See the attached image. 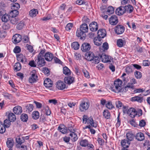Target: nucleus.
I'll list each match as a JSON object with an SVG mask.
<instances>
[{
	"label": "nucleus",
	"instance_id": "1",
	"mask_svg": "<svg viewBox=\"0 0 150 150\" xmlns=\"http://www.w3.org/2000/svg\"><path fill=\"white\" fill-rule=\"evenodd\" d=\"M88 28L85 23H83L80 26L79 29H78L76 32V36L80 37L81 40H84L86 36V33L88 32Z\"/></svg>",
	"mask_w": 150,
	"mask_h": 150
},
{
	"label": "nucleus",
	"instance_id": "2",
	"mask_svg": "<svg viewBox=\"0 0 150 150\" xmlns=\"http://www.w3.org/2000/svg\"><path fill=\"white\" fill-rule=\"evenodd\" d=\"M45 52V49H42L35 60V62L39 67H43L45 65V62L44 57V54Z\"/></svg>",
	"mask_w": 150,
	"mask_h": 150
},
{
	"label": "nucleus",
	"instance_id": "3",
	"mask_svg": "<svg viewBox=\"0 0 150 150\" xmlns=\"http://www.w3.org/2000/svg\"><path fill=\"white\" fill-rule=\"evenodd\" d=\"M122 84V81L119 79L114 81V84L111 86V90L116 93H118L121 90V87Z\"/></svg>",
	"mask_w": 150,
	"mask_h": 150
},
{
	"label": "nucleus",
	"instance_id": "4",
	"mask_svg": "<svg viewBox=\"0 0 150 150\" xmlns=\"http://www.w3.org/2000/svg\"><path fill=\"white\" fill-rule=\"evenodd\" d=\"M83 123L85 124L87 123L88 124H90L91 126L92 127H97V124L94 122L92 117H88L87 116L84 115L83 116Z\"/></svg>",
	"mask_w": 150,
	"mask_h": 150
},
{
	"label": "nucleus",
	"instance_id": "5",
	"mask_svg": "<svg viewBox=\"0 0 150 150\" xmlns=\"http://www.w3.org/2000/svg\"><path fill=\"white\" fill-rule=\"evenodd\" d=\"M123 108L124 109H125L126 107L124 106ZM123 111L124 112V113H125V112H126L127 114L132 118L134 117L135 116L137 115V111L134 108H130L129 109H128L127 111L126 110L125 111V110H124Z\"/></svg>",
	"mask_w": 150,
	"mask_h": 150
},
{
	"label": "nucleus",
	"instance_id": "6",
	"mask_svg": "<svg viewBox=\"0 0 150 150\" xmlns=\"http://www.w3.org/2000/svg\"><path fill=\"white\" fill-rule=\"evenodd\" d=\"M99 57L102 61L105 63L110 62L113 59L111 57L106 55L104 53L102 54L101 55H100Z\"/></svg>",
	"mask_w": 150,
	"mask_h": 150
},
{
	"label": "nucleus",
	"instance_id": "7",
	"mask_svg": "<svg viewBox=\"0 0 150 150\" xmlns=\"http://www.w3.org/2000/svg\"><path fill=\"white\" fill-rule=\"evenodd\" d=\"M89 105L90 103L89 102H83L80 105V110L81 111H84L87 110L88 108Z\"/></svg>",
	"mask_w": 150,
	"mask_h": 150
},
{
	"label": "nucleus",
	"instance_id": "8",
	"mask_svg": "<svg viewBox=\"0 0 150 150\" xmlns=\"http://www.w3.org/2000/svg\"><path fill=\"white\" fill-rule=\"evenodd\" d=\"M35 71H33L32 72V74L29 79V81L30 83H33L36 82L38 80V76L35 73Z\"/></svg>",
	"mask_w": 150,
	"mask_h": 150
},
{
	"label": "nucleus",
	"instance_id": "9",
	"mask_svg": "<svg viewBox=\"0 0 150 150\" xmlns=\"http://www.w3.org/2000/svg\"><path fill=\"white\" fill-rule=\"evenodd\" d=\"M125 28L122 25H118L115 28V32L118 35L122 33L124 31Z\"/></svg>",
	"mask_w": 150,
	"mask_h": 150
},
{
	"label": "nucleus",
	"instance_id": "10",
	"mask_svg": "<svg viewBox=\"0 0 150 150\" xmlns=\"http://www.w3.org/2000/svg\"><path fill=\"white\" fill-rule=\"evenodd\" d=\"M90 30L92 32L96 31L98 29V24L97 22H92L89 25Z\"/></svg>",
	"mask_w": 150,
	"mask_h": 150
},
{
	"label": "nucleus",
	"instance_id": "11",
	"mask_svg": "<svg viewBox=\"0 0 150 150\" xmlns=\"http://www.w3.org/2000/svg\"><path fill=\"white\" fill-rule=\"evenodd\" d=\"M110 23L113 25H116L118 22V18L116 15H112L111 16L109 19Z\"/></svg>",
	"mask_w": 150,
	"mask_h": 150
},
{
	"label": "nucleus",
	"instance_id": "12",
	"mask_svg": "<svg viewBox=\"0 0 150 150\" xmlns=\"http://www.w3.org/2000/svg\"><path fill=\"white\" fill-rule=\"evenodd\" d=\"M91 48L90 44L88 43H83L81 47V50L83 52L89 51Z\"/></svg>",
	"mask_w": 150,
	"mask_h": 150
},
{
	"label": "nucleus",
	"instance_id": "13",
	"mask_svg": "<svg viewBox=\"0 0 150 150\" xmlns=\"http://www.w3.org/2000/svg\"><path fill=\"white\" fill-rule=\"evenodd\" d=\"M66 87V84L63 82L59 81L56 83V87L59 90H62Z\"/></svg>",
	"mask_w": 150,
	"mask_h": 150
},
{
	"label": "nucleus",
	"instance_id": "14",
	"mask_svg": "<svg viewBox=\"0 0 150 150\" xmlns=\"http://www.w3.org/2000/svg\"><path fill=\"white\" fill-rule=\"evenodd\" d=\"M98 38L101 39L105 37L106 35V31L105 30L100 29L98 30L97 33Z\"/></svg>",
	"mask_w": 150,
	"mask_h": 150
},
{
	"label": "nucleus",
	"instance_id": "15",
	"mask_svg": "<svg viewBox=\"0 0 150 150\" xmlns=\"http://www.w3.org/2000/svg\"><path fill=\"white\" fill-rule=\"evenodd\" d=\"M22 37L18 34H15L12 38V41L14 43H17L20 42L21 40Z\"/></svg>",
	"mask_w": 150,
	"mask_h": 150
},
{
	"label": "nucleus",
	"instance_id": "16",
	"mask_svg": "<svg viewBox=\"0 0 150 150\" xmlns=\"http://www.w3.org/2000/svg\"><path fill=\"white\" fill-rule=\"evenodd\" d=\"M115 12L116 14L118 15H123L125 12V7L122 6L119 7L117 8Z\"/></svg>",
	"mask_w": 150,
	"mask_h": 150
},
{
	"label": "nucleus",
	"instance_id": "17",
	"mask_svg": "<svg viewBox=\"0 0 150 150\" xmlns=\"http://www.w3.org/2000/svg\"><path fill=\"white\" fill-rule=\"evenodd\" d=\"M44 57L45 59L48 61H51L54 57L53 54L49 52H47Z\"/></svg>",
	"mask_w": 150,
	"mask_h": 150
},
{
	"label": "nucleus",
	"instance_id": "18",
	"mask_svg": "<svg viewBox=\"0 0 150 150\" xmlns=\"http://www.w3.org/2000/svg\"><path fill=\"white\" fill-rule=\"evenodd\" d=\"M143 98L141 96V94L131 98V101H137L141 103L143 101Z\"/></svg>",
	"mask_w": 150,
	"mask_h": 150
},
{
	"label": "nucleus",
	"instance_id": "19",
	"mask_svg": "<svg viewBox=\"0 0 150 150\" xmlns=\"http://www.w3.org/2000/svg\"><path fill=\"white\" fill-rule=\"evenodd\" d=\"M94 55L92 52H87L86 54L85 59L88 61H92L94 58Z\"/></svg>",
	"mask_w": 150,
	"mask_h": 150
},
{
	"label": "nucleus",
	"instance_id": "20",
	"mask_svg": "<svg viewBox=\"0 0 150 150\" xmlns=\"http://www.w3.org/2000/svg\"><path fill=\"white\" fill-rule=\"evenodd\" d=\"M13 112L16 114H20L22 112V108L19 106H16L13 109Z\"/></svg>",
	"mask_w": 150,
	"mask_h": 150
},
{
	"label": "nucleus",
	"instance_id": "21",
	"mask_svg": "<svg viewBox=\"0 0 150 150\" xmlns=\"http://www.w3.org/2000/svg\"><path fill=\"white\" fill-rule=\"evenodd\" d=\"M74 80V77L71 76L65 77L64 78V81L65 83L70 84L72 83Z\"/></svg>",
	"mask_w": 150,
	"mask_h": 150
},
{
	"label": "nucleus",
	"instance_id": "22",
	"mask_svg": "<svg viewBox=\"0 0 150 150\" xmlns=\"http://www.w3.org/2000/svg\"><path fill=\"white\" fill-rule=\"evenodd\" d=\"M10 17L9 14L5 13L2 16L1 21L3 22H7L10 20Z\"/></svg>",
	"mask_w": 150,
	"mask_h": 150
},
{
	"label": "nucleus",
	"instance_id": "23",
	"mask_svg": "<svg viewBox=\"0 0 150 150\" xmlns=\"http://www.w3.org/2000/svg\"><path fill=\"white\" fill-rule=\"evenodd\" d=\"M18 60L23 63H25L26 62V59L25 57L22 54H20L17 56Z\"/></svg>",
	"mask_w": 150,
	"mask_h": 150
},
{
	"label": "nucleus",
	"instance_id": "24",
	"mask_svg": "<svg viewBox=\"0 0 150 150\" xmlns=\"http://www.w3.org/2000/svg\"><path fill=\"white\" fill-rule=\"evenodd\" d=\"M136 138L138 140L142 141L144 139V134L142 132L138 133L136 135Z\"/></svg>",
	"mask_w": 150,
	"mask_h": 150
},
{
	"label": "nucleus",
	"instance_id": "25",
	"mask_svg": "<svg viewBox=\"0 0 150 150\" xmlns=\"http://www.w3.org/2000/svg\"><path fill=\"white\" fill-rule=\"evenodd\" d=\"M125 12H127L128 13H131L133 11V7L130 5L125 6Z\"/></svg>",
	"mask_w": 150,
	"mask_h": 150
},
{
	"label": "nucleus",
	"instance_id": "26",
	"mask_svg": "<svg viewBox=\"0 0 150 150\" xmlns=\"http://www.w3.org/2000/svg\"><path fill=\"white\" fill-rule=\"evenodd\" d=\"M38 13V11L37 9H33L29 12V15L32 17L35 16Z\"/></svg>",
	"mask_w": 150,
	"mask_h": 150
},
{
	"label": "nucleus",
	"instance_id": "27",
	"mask_svg": "<svg viewBox=\"0 0 150 150\" xmlns=\"http://www.w3.org/2000/svg\"><path fill=\"white\" fill-rule=\"evenodd\" d=\"M14 144V141L11 138L8 139L6 142V144L7 147L9 148H12Z\"/></svg>",
	"mask_w": 150,
	"mask_h": 150
},
{
	"label": "nucleus",
	"instance_id": "28",
	"mask_svg": "<svg viewBox=\"0 0 150 150\" xmlns=\"http://www.w3.org/2000/svg\"><path fill=\"white\" fill-rule=\"evenodd\" d=\"M121 144L123 148H128L130 144V142L127 140L124 139L122 141Z\"/></svg>",
	"mask_w": 150,
	"mask_h": 150
},
{
	"label": "nucleus",
	"instance_id": "29",
	"mask_svg": "<svg viewBox=\"0 0 150 150\" xmlns=\"http://www.w3.org/2000/svg\"><path fill=\"white\" fill-rule=\"evenodd\" d=\"M52 84L51 82L50 79H45L44 81V85L47 87H51Z\"/></svg>",
	"mask_w": 150,
	"mask_h": 150
},
{
	"label": "nucleus",
	"instance_id": "30",
	"mask_svg": "<svg viewBox=\"0 0 150 150\" xmlns=\"http://www.w3.org/2000/svg\"><path fill=\"white\" fill-rule=\"evenodd\" d=\"M19 20V19L17 17L12 16L10 19V21L12 24L15 25L18 23Z\"/></svg>",
	"mask_w": 150,
	"mask_h": 150
},
{
	"label": "nucleus",
	"instance_id": "31",
	"mask_svg": "<svg viewBox=\"0 0 150 150\" xmlns=\"http://www.w3.org/2000/svg\"><path fill=\"white\" fill-rule=\"evenodd\" d=\"M103 115L104 117L107 119H109L110 117V113L108 110H104L103 113Z\"/></svg>",
	"mask_w": 150,
	"mask_h": 150
},
{
	"label": "nucleus",
	"instance_id": "32",
	"mask_svg": "<svg viewBox=\"0 0 150 150\" xmlns=\"http://www.w3.org/2000/svg\"><path fill=\"white\" fill-rule=\"evenodd\" d=\"M117 45L119 47H122L125 45V42L124 40L122 39H118L117 42Z\"/></svg>",
	"mask_w": 150,
	"mask_h": 150
},
{
	"label": "nucleus",
	"instance_id": "33",
	"mask_svg": "<svg viewBox=\"0 0 150 150\" xmlns=\"http://www.w3.org/2000/svg\"><path fill=\"white\" fill-rule=\"evenodd\" d=\"M8 118L11 122H14L16 120L15 114L12 112L8 114Z\"/></svg>",
	"mask_w": 150,
	"mask_h": 150
},
{
	"label": "nucleus",
	"instance_id": "34",
	"mask_svg": "<svg viewBox=\"0 0 150 150\" xmlns=\"http://www.w3.org/2000/svg\"><path fill=\"white\" fill-rule=\"evenodd\" d=\"M26 108V111L27 112H31L33 110V106L31 104H28L25 106Z\"/></svg>",
	"mask_w": 150,
	"mask_h": 150
},
{
	"label": "nucleus",
	"instance_id": "35",
	"mask_svg": "<svg viewBox=\"0 0 150 150\" xmlns=\"http://www.w3.org/2000/svg\"><path fill=\"white\" fill-rule=\"evenodd\" d=\"M71 47L74 50H77L79 47V45L77 42H74L71 44Z\"/></svg>",
	"mask_w": 150,
	"mask_h": 150
},
{
	"label": "nucleus",
	"instance_id": "36",
	"mask_svg": "<svg viewBox=\"0 0 150 150\" xmlns=\"http://www.w3.org/2000/svg\"><path fill=\"white\" fill-rule=\"evenodd\" d=\"M101 39L98 38L97 37V38H95L93 40L94 44L97 46L100 45L101 44L102 42H101Z\"/></svg>",
	"mask_w": 150,
	"mask_h": 150
},
{
	"label": "nucleus",
	"instance_id": "37",
	"mask_svg": "<svg viewBox=\"0 0 150 150\" xmlns=\"http://www.w3.org/2000/svg\"><path fill=\"white\" fill-rule=\"evenodd\" d=\"M21 68V65L19 62H17L14 65V70L16 71H19Z\"/></svg>",
	"mask_w": 150,
	"mask_h": 150
},
{
	"label": "nucleus",
	"instance_id": "38",
	"mask_svg": "<svg viewBox=\"0 0 150 150\" xmlns=\"http://www.w3.org/2000/svg\"><path fill=\"white\" fill-rule=\"evenodd\" d=\"M39 117V113L38 111L33 112L32 114V118L35 120L38 119Z\"/></svg>",
	"mask_w": 150,
	"mask_h": 150
},
{
	"label": "nucleus",
	"instance_id": "39",
	"mask_svg": "<svg viewBox=\"0 0 150 150\" xmlns=\"http://www.w3.org/2000/svg\"><path fill=\"white\" fill-rule=\"evenodd\" d=\"M16 142L18 143L17 144L21 145L24 143V140L23 139L22 137L21 138L19 137H17L16 139Z\"/></svg>",
	"mask_w": 150,
	"mask_h": 150
},
{
	"label": "nucleus",
	"instance_id": "40",
	"mask_svg": "<svg viewBox=\"0 0 150 150\" xmlns=\"http://www.w3.org/2000/svg\"><path fill=\"white\" fill-rule=\"evenodd\" d=\"M28 119V117L27 114L25 113H23L21 116V120L24 122H26Z\"/></svg>",
	"mask_w": 150,
	"mask_h": 150
},
{
	"label": "nucleus",
	"instance_id": "41",
	"mask_svg": "<svg viewBox=\"0 0 150 150\" xmlns=\"http://www.w3.org/2000/svg\"><path fill=\"white\" fill-rule=\"evenodd\" d=\"M69 136L71 137V139L73 142H75L78 139L77 135L74 132L70 134Z\"/></svg>",
	"mask_w": 150,
	"mask_h": 150
},
{
	"label": "nucleus",
	"instance_id": "42",
	"mask_svg": "<svg viewBox=\"0 0 150 150\" xmlns=\"http://www.w3.org/2000/svg\"><path fill=\"white\" fill-rule=\"evenodd\" d=\"M63 72L65 75H69L71 74L70 70L67 67L63 68Z\"/></svg>",
	"mask_w": 150,
	"mask_h": 150
},
{
	"label": "nucleus",
	"instance_id": "43",
	"mask_svg": "<svg viewBox=\"0 0 150 150\" xmlns=\"http://www.w3.org/2000/svg\"><path fill=\"white\" fill-rule=\"evenodd\" d=\"M126 136L128 141L132 140L134 137V135L132 133H127Z\"/></svg>",
	"mask_w": 150,
	"mask_h": 150
},
{
	"label": "nucleus",
	"instance_id": "44",
	"mask_svg": "<svg viewBox=\"0 0 150 150\" xmlns=\"http://www.w3.org/2000/svg\"><path fill=\"white\" fill-rule=\"evenodd\" d=\"M134 75L135 77L138 79H140L142 77V73L138 71H136L134 72Z\"/></svg>",
	"mask_w": 150,
	"mask_h": 150
},
{
	"label": "nucleus",
	"instance_id": "45",
	"mask_svg": "<svg viewBox=\"0 0 150 150\" xmlns=\"http://www.w3.org/2000/svg\"><path fill=\"white\" fill-rule=\"evenodd\" d=\"M17 144L16 147L17 148L19 149V150H27V147L25 145H22Z\"/></svg>",
	"mask_w": 150,
	"mask_h": 150
},
{
	"label": "nucleus",
	"instance_id": "46",
	"mask_svg": "<svg viewBox=\"0 0 150 150\" xmlns=\"http://www.w3.org/2000/svg\"><path fill=\"white\" fill-rule=\"evenodd\" d=\"M12 9L18 10L20 8V5L18 3H14L11 4Z\"/></svg>",
	"mask_w": 150,
	"mask_h": 150
},
{
	"label": "nucleus",
	"instance_id": "47",
	"mask_svg": "<svg viewBox=\"0 0 150 150\" xmlns=\"http://www.w3.org/2000/svg\"><path fill=\"white\" fill-rule=\"evenodd\" d=\"M25 23L23 21H21L17 25V28L19 30L22 29L24 27Z\"/></svg>",
	"mask_w": 150,
	"mask_h": 150
},
{
	"label": "nucleus",
	"instance_id": "48",
	"mask_svg": "<svg viewBox=\"0 0 150 150\" xmlns=\"http://www.w3.org/2000/svg\"><path fill=\"white\" fill-rule=\"evenodd\" d=\"M58 128L59 131L63 134H65L67 132L68 130L67 128L64 126L63 127H61L60 126H59Z\"/></svg>",
	"mask_w": 150,
	"mask_h": 150
},
{
	"label": "nucleus",
	"instance_id": "49",
	"mask_svg": "<svg viewBox=\"0 0 150 150\" xmlns=\"http://www.w3.org/2000/svg\"><path fill=\"white\" fill-rule=\"evenodd\" d=\"M5 128L3 123L0 121V133H3L5 132Z\"/></svg>",
	"mask_w": 150,
	"mask_h": 150
},
{
	"label": "nucleus",
	"instance_id": "50",
	"mask_svg": "<svg viewBox=\"0 0 150 150\" xmlns=\"http://www.w3.org/2000/svg\"><path fill=\"white\" fill-rule=\"evenodd\" d=\"M11 122L9 120L6 119L4 121V126L7 127H9L11 125L10 122Z\"/></svg>",
	"mask_w": 150,
	"mask_h": 150
},
{
	"label": "nucleus",
	"instance_id": "51",
	"mask_svg": "<svg viewBox=\"0 0 150 150\" xmlns=\"http://www.w3.org/2000/svg\"><path fill=\"white\" fill-rule=\"evenodd\" d=\"M114 8L112 6H110L108 8L107 12L109 14H111L114 13Z\"/></svg>",
	"mask_w": 150,
	"mask_h": 150
},
{
	"label": "nucleus",
	"instance_id": "52",
	"mask_svg": "<svg viewBox=\"0 0 150 150\" xmlns=\"http://www.w3.org/2000/svg\"><path fill=\"white\" fill-rule=\"evenodd\" d=\"M88 142L87 140L84 139L81 141L80 145L82 146H86L88 145Z\"/></svg>",
	"mask_w": 150,
	"mask_h": 150
},
{
	"label": "nucleus",
	"instance_id": "53",
	"mask_svg": "<svg viewBox=\"0 0 150 150\" xmlns=\"http://www.w3.org/2000/svg\"><path fill=\"white\" fill-rule=\"evenodd\" d=\"M93 62L95 64H98L100 61V58L98 56H94V58L93 60Z\"/></svg>",
	"mask_w": 150,
	"mask_h": 150
},
{
	"label": "nucleus",
	"instance_id": "54",
	"mask_svg": "<svg viewBox=\"0 0 150 150\" xmlns=\"http://www.w3.org/2000/svg\"><path fill=\"white\" fill-rule=\"evenodd\" d=\"M73 26V24L69 23L67 24L65 27L66 30L67 31H69Z\"/></svg>",
	"mask_w": 150,
	"mask_h": 150
},
{
	"label": "nucleus",
	"instance_id": "55",
	"mask_svg": "<svg viewBox=\"0 0 150 150\" xmlns=\"http://www.w3.org/2000/svg\"><path fill=\"white\" fill-rule=\"evenodd\" d=\"M125 72L128 74H130L132 72V68L130 67H127L125 69Z\"/></svg>",
	"mask_w": 150,
	"mask_h": 150
},
{
	"label": "nucleus",
	"instance_id": "56",
	"mask_svg": "<svg viewBox=\"0 0 150 150\" xmlns=\"http://www.w3.org/2000/svg\"><path fill=\"white\" fill-rule=\"evenodd\" d=\"M13 52L16 53H19L20 52L21 50L20 47L18 46H16L13 50Z\"/></svg>",
	"mask_w": 150,
	"mask_h": 150
},
{
	"label": "nucleus",
	"instance_id": "57",
	"mask_svg": "<svg viewBox=\"0 0 150 150\" xmlns=\"http://www.w3.org/2000/svg\"><path fill=\"white\" fill-rule=\"evenodd\" d=\"M43 71L45 75L47 76L49 75L50 71L48 68L45 67H43Z\"/></svg>",
	"mask_w": 150,
	"mask_h": 150
},
{
	"label": "nucleus",
	"instance_id": "58",
	"mask_svg": "<svg viewBox=\"0 0 150 150\" xmlns=\"http://www.w3.org/2000/svg\"><path fill=\"white\" fill-rule=\"evenodd\" d=\"M116 107L118 108H120L122 106V103L120 101L117 100L115 102Z\"/></svg>",
	"mask_w": 150,
	"mask_h": 150
},
{
	"label": "nucleus",
	"instance_id": "59",
	"mask_svg": "<svg viewBox=\"0 0 150 150\" xmlns=\"http://www.w3.org/2000/svg\"><path fill=\"white\" fill-rule=\"evenodd\" d=\"M82 71L85 77L88 78L90 77L89 73L86 70H83Z\"/></svg>",
	"mask_w": 150,
	"mask_h": 150
},
{
	"label": "nucleus",
	"instance_id": "60",
	"mask_svg": "<svg viewBox=\"0 0 150 150\" xmlns=\"http://www.w3.org/2000/svg\"><path fill=\"white\" fill-rule=\"evenodd\" d=\"M11 13H12L13 14V15L12 16L13 17H16V16L18 15L19 14V12L17 9H13V10L11 11Z\"/></svg>",
	"mask_w": 150,
	"mask_h": 150
},
{
	"label": "nucleus",
	"instance_id": "61",
	"mask_svg": "<svg viewBox=\"0 0 150 150\" xmlns=\"http://www.w3.org/2000/svg\"><path fill=\"white\" fill-rule=\"evenodd\" d=\"M28 64L31 67H36V63L35 62L34 60L30 61Z\"/></svg>",
	"mask_w": 150,
	"mask_h": 150
},
{
	"label": "nucleus",
	"instance_id": "62",
	"mask_svg": "<svg viewBox=\"0 0 150 150\" xmlns=\"http://www.w3.org/2000/svg\"><path fill=\"white\" fill-rule=\"evenodd\" d=\"M146 122L144 120H142L140 121L139 125L141 127H143L145 125Z\"/></svg>",
	"mask_w": 150,
	"mask_h": 150
},
{
	"label": "nucleus",
	"instance_id": "63",
	"mask_svg": "<svg viewBox=\"0 0 150 150\" xmlns=\"http://www.w3.org/2000/svg\"><path fill=\"white\" fill-rule=\"evenodd\" d=\"M106 106L109 109H111L113 108L111 102H108L106 104Z\"/></svg>",
	"mask_w": 150,
	"mask_h": 150
},
{
	"label": "nucleus",
	"instance_id": "64",
	"mask_svg": "<svg viewBox=\"0 0 150 150\" xmlns=\"http://www.w3.org/2000/svg\"><path fill=\"white\" fill-rule=\"evenodd\" d=\"M4 96L7 99H10L11 96V95L8 93H3Z\"/></svg>",
	"mask_w": 150,
	"mask_h": 150
}]
</instances>
